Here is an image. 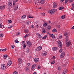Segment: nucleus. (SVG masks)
<instances>
[{
	"instance_id": "nucleus-1",
	"label": "nucleus",
	"mask_w": 74,
	"mask_h": 74,
	"mask_svg": "<svg viewBox=\"0 0 74 74\" xmlns=\"http://www.w3.org/2000/svg\"><path fill=\"white\" fill-rule=\"evenodd\" d=\"M1 67L2 70H5V68H6L5 65L4 64H2L1 65Z\"/></svg>"
},
{
	"instance_id": "nucleus-2",
	"label": "nucleus",
	"mask_w": 74,
	"mask_h": 74,
	"mask_svg": "<svg viewBox=\"0 0 74 74\" xmlns=\"http://www.w3.org/2000/svg\"><path fill=\"white\" fill-rule=\"evenodd\" d=\"M58 43L59 47L61 48L62 47V42L58 40Z\"/></svg>"
},
{
	"instance_id": "nucleus-3",
	"label": "nucleus",
	"mask_w": 74,
	"mask_h": 74,
	"mask_svg": "<svg viewBox=\"0 0 74 74\" xmlns=\"http://www.w3.org/2000/svg\"><path fill=\"white\" fill-rule=\"evenodd\" d=\"M26 42L27 43V45L28 46V47H30L31 45H32V44L31 42H30L29 41H27Z\"/></svg>"
},
{
	"instance_id": "nucleus-4",
	"label": "nucleus",
	"mask_w": 74,
	"mask_h": 74,
	"mask_svg": "<svg viewBox=\"0 0 74 74\" xmlns=\"http://www.w3.org/2000/svg\"><path fill=\"white\" fill-rule=\"evenodd\" d=\"M65 43H66V47H69L70 46V44H71V43L70 42V41H67V42H66Z\"/></svg>"
},
{
	"instance_id": "nucleus-5",
	"label": "nucleus",
	"mask_w": 74,
	"mask_h": 74,
	"mask_svg": "<svg viewBox=\"0 0 74 74\" xmlns=\"http://www.w3.org/2000/svg\"><path fill=\"white\" fill-rule=\"evenodd\" d=\"M41 49H42V47L41 46L38 47L36 49L35 51H40Z\"/></svg>"
},
{
	"instance_id": "nucleus-6",
	"label": "nucleus",
	"mask_w": 74,
	"mask_h": 74,
	"mask_svg": "<svg viewBox=\"0 0 74 74\" xmlns=\"http://www.w3.org/2000/svg\"><path fill=\"white\" fill-rule=\"evenodd\" d=\"M39 60V58H35L34 60V62L36 63H38Z\"/></svg>"
},
{
	"instance_id": "nucleus-7",
	"label": "nucleus",
	"mask_w": 74,
	"mask_h": 74,
	"mask_svg": "<svg viewBox=\"0 0 74 74\" xmlns=\"http://www.w3.org/2000/svg\"><path fill=\"white\" fill-rule=\"evenodd\" d=\"M37 64H34L32 66V70H33L34 69H35L36 67H37Z\"/></svg>"
},
{
	"instance_id": "nucleus-8",
	"label": "nucleus",
	"mask_w": 74,
	"mask_h": 74,
	"mask_svg": "<svg viewBox=\"0 0 74 74\" xmlns=\"http://www.w3.org/2000/svg\"><path fill=\"white\" fill-rule=\"evenodd\" d=\"M22 59L21 58H19L18 60V63H19V65H20V64L22 63Z\"/></svg>"
},
{
	"instance_id": "nucleus-9",
	"label": "nucleus",
	"mask_w": 74,
	"mask_h": 74,
	"mask_svg": "<svg viewBox=\"0 0 74 74\" xmlns=\"http://www.w3.org/2000/svg\"><path fill=\"white\" fill-rule=\"evenodd\" d=\"M53 8H56V7H57V3L56 2H54L53 4Z\"/></svg>"
},
{
	"instance_id": "nucleus-10",
	"label": "nucleus",
	"mask_w": 74,
	"mask_h": 74,
	"mask_svg": "<svg viewBox=\"0 0 74 74\" xmlns=\"http://www.w3.org/2000/svg\"><path fill=\"white\" fill-rule=\"evenodd\" d=\"M49 13L51 15H52V14H53V13H54V12H53V10L51 9V10H50L48 11Z\"/></svg>"
},
{
	"instance_id": "nucleus-11",
	"label": "nucleus",
	"mask_w": 74,
	"mask_h": 74,
	"mask_svg": "<svg viewBox=\"0 0 74 74\" xmlns=\"http://www.w3.org/2000/svg\"><path fill=\"white\" fill-rule=\"evenodd\" d=\"M12 5V2H10V1H8V5L9 6H11Z\"/></svg>"
},
{
	"instance_id": "nucleus-12",
	"label": "nucleus",
	"mask_w": 74,
	"mask_h": 74,
	"mask_svg": "<svg viewBox=\"0 0 74 74\" xmlns=\"http://www.w3.org/2000/svg\"><path fill=\"white\" fill-rule=\"evenodd\" d=\"M36 35H37V36H38V37L39 38H41L42 37L41 35H40V34L38 33H37Z\"/></svg>"
},
{
	"instance_id": "nucleus-13",
	"label": "nucleus",
	"mask_w": 74,
	"mask_h": 74,
	"mask_svg": "<svg viewBox=\"0 0 74 74\" xmlns=\"http://www.w3.org/2000/svg\"><path fill=\"white\" fill-rule=\"evenodd\" d=\"M67 70L65 69L63 71V72L62 73V74H66V73H67Z\"/></svg>"
},
{
	"instance_id": "nucleus-14",
	"label": "nucleus",
	"mask_w": 74,
	"mask_h": 74,
	"mask_svg": "<svg viewBox=\"0 0 74 74\" xmlns=\"http://www.w3.org/2000/svg\"><path fill=\"white\" fill-rule=\"evenodd\" d=\"M47 52L45 51L43 53L42 55L43 56H45L47 55Z\"/></svg>"
},
{
	"instance_id": "nucleus-15",
	"label": "nucleus",
	"mask_w": 74,
	"mask_h": 74,
	"mask_svg": "<svg viewBox=\"0 0 74 74\" xmlns=\"http://www.w3.org/2000/svg\"><path fill=\"white\" fill-rule=\"evenodd\" d=\"M53 51H56L58 50V47H53Z\"/></svg>"
},
{
	"instance_id": "nucleus-16",
	"label": "nucleus",
	"mask_w": 74,
	"mask_h": 74,
	"mask_svg": "<svg viewBox=\"0 0 74 74\" xmlns=\"http://www.w3.org/2000/svg\"><path fill=\"white\" fill-rule=\"evenodd\" d=\"M6 50H7V49H6V48L4 49H0V51H2V52H5V51H6Z\"/></svg>"
},
{
	"instance_id": "nucleus-17",
	"label": "nucleus",
	"mask_w": 74,
	"mask_h": 74,
	"mask_svg": "<svg viewBox=\"0 0 74 74\" xmlns=\"http://www.w3.org/2000/svg\"><path fill=\"white\" fill-rule=\"evenodd\" d=\"M65 39H66V42H67V41H68V39H69V37H68V36H66V38H65Z\"/></svg>"
},
{
	"instance_id": "nucleus-18",
	"label": "nucleus",
	"mask_w": 74,
	"mask_h": 74,
	"mask_svg": "<svg viewBox=\"0 0 74 74\" xmlns=\"http://www.w3.org/2000/svg\"><path fill=\"white\" fill-rule=\"evenodd\" d=\"M42 32L43 33H45L46 31H45V29L44 28H42Z\"/></svg>"
},
{
	"instance_id": "nucleus-19",
	"label": "nucleus",
	"mask_w": 74,
	"mask_h": 74,
	"mask_svg": "<svg viewBox=\"0 0 74 74\" xmlns=\"http://www.w3.org/2000/svg\"><path fill=\"white\" fill-rule=\"evenodd\" d=\"M45 0H41L40 1L41 4H44V3L45 2Z\"/></svg>"
},
{
	"instance_id": "nucleus-20",
	"label": "nucleus",
	"mask_w": 74,
	"mask_h": 74,
	"mask_svg": "<svg viewBox=\"0 0 74 74\" xmlns=\"http://www.w3.org/2000/svg\"><path fill=\"white\" fill-rule=\"evenodd\" d=\"M47 23H45V22H44V23L43 25V26L44 27L46 26L47 25Z\"/></svg>"
},
{
	"instance_id": "nucleus-21",
	"label": "nucleus",
	"mask_w": 74,
	"mask_h": 74,
	"mask_svg": "<svg viewBox=\"0 0 74 74\" xmlns=\"http://www.w3.org/2000/svg\"><path fill=\"white\" fill-rule=\"evenodd\" d=\"M53 32H54V33H55V32H57V30H56V29H54L53 30Z\"/></svg>"
},
{
	"instance_id": "nucleus-22",
	"label": "nucleus",
	"mask_w": 74,
	"mask_h": 74,
	"mask_svg": "<svg viewBox=\"0 0 74 74\" xmlns=\"http://www.w3.org/2000/svg\"><path fill=\"white\" fill-rule=\"evenodd\" d=\"M5 8V7L4 6H0V10H3Z\"/></svg>"
},
{
	"instance_id": "nucleus-23",
	"label": "nucleus",
	"mask_w": 74,
	"mask_h": 74,
	"mask_svg": "<svg viewBox=\"0 0 74 74\" xmlns=\"http://www.w3.org/2000/svg\"><path fill=\"white\" fill-rule=\"evenodd\" d=\"M3 56H4L3 58H4V59H6V58H7L8 56H7V55H3Z\"/></svg>"
},
{
	"instance_id": "nucleus-24",
	"label": "nucleus",
	"mask_w": 74,
	"mask_h": 74,
	"mask_svg": "<svg viewBox=\"0 0 74 74\" xmlns=\"http://www.w3.org/2000/svg\"><path fill=\"white\" fill-rule=\"evenodd\" d=\"M63 9H64V8L63 7H60L59 8V10H63Z\"/></svg>"
},
{
	"instance_id": "nucleus-25",
	"label": "nucleus",
	"mask_w": 74,
	"mask_h": 74,
	"mask_svg": "<svg viewBox=\"0 0 74 74\" xmlns=\"http://www.w3.org/2000/svg\"><path fill=\"white\" fill-rule=\"evenodd\" d=\"M65 16L66 15H63L61 17V18L62 19H64L65 18Z\"/></svg>"
},
{
	"instance_id": "nucleus-26",
	"label": "nucleus",
	"mask_w": 74,
	"mask_h": 74,
	"mask_svg": "<svg viewBox=\"0 0 74 74\" xmlns=\"http://www.w3.org/2000/svg\"><path fill=\"white\" fill-rule=\"evenodd\" d=\"M64 57V56H63L62 55V54H61L60 56V59H62Z\"/></svg>"
},
{
	"instance_id": "nucleus-27",
	"label": "nucleus",
	"mask_w": 74,
	"mask_h": 74,
	"mask_svg": "<svg viewBox=\"0 0 74 74\" xmlns=\"http://www.w3.org/2000/svg\"><path fill=\"white\" fill-rule=\"evenodd\" d=\"M26 17V15H23L22 16V19H24V18H25Z\"/></svg>"
},
{
	"instance_id": "nucleus-28",
	"label": "nucleus",
	"mask_w": 74,
	"mask_h": 74,
	"mask_svg": "<svg viewBox=\"0 0 74 74\" xmlns=\"http://www.w3.org/2000/svg\"><path fill=\"white\" fill-rule=\"evenodd\" d=\"M47 29L48 30H50V29H51V26H49L47 27Z\"/></svg>"
},
{
	"instance_id": "nucleus-29",
	"label": "nucleus",
	"mask_w": 74,
	"mask_h": 74,
	"mask_svg": "<svg viewBox=\"0 0 74 74\" xmlns=\"http://www.w3.org/2000/svg\"><path fill=\"white\" fill-rule=\"evenodd\" d=\"M51 37L52 38H55V35L53 34H51Z\"/></svg>"
},
{
	"instance_id": "nucleus-30",
	"label": "nucleus",
	"mask_w": 74,
	"mask_h": 74,
	"mask_svg": "<svg viewBox=\"0 0 74 74\" xmlns=\"http://www.w3.org/2000/svg\"><path fill=\"white\" fill-rule=\"evenodd\" d=\"M61 54L64 56V55H65V53L63 51L62 53Z\"/></svg>"
},
{
	"instance_id": "nucleus-31",
	"label": "nucleus",
	"mask_w": 74,
	"mask_h": 74,
	"mask_svg": "<svg viewBox=\"0 0 74 74\" xmlns=\"http://www.w3.org/2000/svg\"><path fill=\"white\" fill-rule=\"evenodd\" d=\"M64 35L65 36H68V35H69V33L66 32H65Z\"/></svg>"
},
{
	"instance_id": "nucleus-32",
	"label": "nucleus",
	"mask_w": 74,
	"mask_h": 74,
	"mask_svg": "<svg viewBox=\"0 0 74 74\" xmlns=\"http://www.w3.org/2000/svg\"><path fill=\"white\" fill-rule=\"evenodd\" d=\"M4 36V35L3 34H0V37H3V36Z\"/></svg>"
},
{
	"instance_id": "nucleus-33",
	"label": "nucleus",
	"mask_w": 74,
	"mask_h": 74,
	"mask_svg": "<svg viewBox=\"0 0 74 74\" xmlns=\"http://www.w3.org/2000/svg\"><path fill=\"white\" fill-rule=\"evenodd\" d=\"M24 31L25 33H28L29 32V30H27V29H26Z\"/></svg>"
},
{
	"instance_id": "nucleus-34",
	"label": "nucleus",
	"mask_w": 74,
	"mask_h": 74,
	"mask_svg": "<svg viewBox=\"0 0 74 74\" xmlns=\"http://www.w3.org/2000/svg\"><path fill=\"white\" fill-rule=\"evenodd\" d=\"M58 70H60L62 69V68L60 66H59L58 67Z\"/></svg>"
},
{
	"instance_id": "nucleus-35",
	"label": "nucleus",
	"mask_w": 74,
	"mask_h": 74,
	"mask_svg": "<svg viewBox=\"0 0 74 74\" xmlns=\"http://www.w3.org/2000/svg\"><path fill=\"white\" fill-rule=\"evenodd\" d=\"M47 35H45V36H44V37H43L42 38V39H46V38H47Z\"/></svg>"
},
{
	"instance_id": "nucleus-36",
	"label": "nucleus",
	"mask_w": 74,
	"mask_h": 74,
	"mask_svg": "<svg viewBox=\"0 0 74 74\" xmlns=\"http://www.w3.org/2000/svg\"><path fill=\"white\" fill-rule=\"evenodd\" d=\"M15 42L16 43H18V42H19L18 41V39H16L15 40Z\"/></svg>"
},
{
	"instance_id": "nucleus-37",
	"label": "nucleus",
	"mask_w": 74,
	"mask_h": 74,
	"mask_svg": "<svg viewBox=\"0 0 74 74\" xmlns=\"http://www.w3.org/2000/svg\"><path fill=\"white\" fill-rule=\"evenodd\" d=\"M41 15H43V16H45V14L44 13H41Z\"/></svg>"
},
{
	"instance_id": "nucleus-38",
	"label": "nucleus",
	"mask_w": 74,
	"mask_h": 74,
	"mask_svg": "<svg viewBox=\"0 0 74 74\" xmlns=\"http://www.w3.org/2000/svg\"><path fill=\"white\" fill-rule=\"evenodd\" d=\"M65 4H67V2H68V1H69V0H65Z\"/></svg>"
},
{
	"instance_id": "nucleus-39",
	"label": "nucleus",
	"mask_w": 74,
	"mask_h": 74,
	"mask_svg": "<svg viewBox=\"0 0 74 74\" xmlns=\"http://www.w3.org/2000/svg\"><path fill=\"white\" fill-rule=\"evenodd\" d=\"M52 10H53V11L54 12H55L56 11H57L56 9H52Z\"/></svg>"
},
{
	"instance_id": "nucleus-40",
	"label": "nucleus",
	"mask_w": 74,
	"mask_h": 74,
	"mask_svg": "<svg viewBox=\"0 0 74 74\" xmlns=\"http://www.w3.org/2000/svg\"><path fill=\"white\" fill-rule=\"evenodd\" d=\"M29 69V68L26 67L25 68V70H26V71H28Z\"/></svg>"
},
{
	"instance_id": "nucleus-41",
	"label": "nucleus",
	"mask_w": 74,
	"mask_h": 74,
	"mask_svg": "<svg viewBox=\"0 0 74 74\" xmlns=\"http://www.w3.org/2000/svg\"><path fill=\"white\" fill-rule=\"evenodd\" d=\"M55 63V61L54 60L52 62H51V64H54V63Z\"/></svg>"
},
{
	"instance_id": "nucleus-42",
	"label": "nucleus",
	"mask_w": 74,
	"mask_h": 74,
	"mask_svg": "<svg viewBox=\"0 0 74 74\" xmlns=\"http://www.w3.org/2000/svg\"><path fill=\"white\" fill-rule=\"evenodd\" d=\"M13 74H18V72L16 71H14L13 72Z\"/></svg>"
},
{
	"instance_id": "nucleus-43",
	"label": "nucleus",
	"mask_w": 74,
	"mask_h": 74,
	"mask_svg": "<svg viewBox=\"0 0 74 74\" xmlns=\"http://www.w3.org/2000/svg\"><path fill=\"white\" fill-rule=\"evenodd\" d=\"M41 68V66H38V67H37V69H40Z\"/></svg>"
},
{
	"instance_id": "nucleus-44",
	"label": "nucleus",
	"mask_w": 74,
	"mask_h": 74,
	"mask_svg": "<svg viewBox=\"0 0 74 74\" xmlns=\"http://www.w3.org/2000/svg\"><path fill=\"white\" fill-rule=\"evenodd\" d=\"M11 64H10V63L8 62L7 64V66H10Z\"/></svg>"
},
{
	"instance_id": "nucleus-45",
	"label": "nucleus",
	"mask_w": 74,
	"mask_h": 74,
	"mask_svg": "<svg viewBox=\"0 0 74 74\" xmlns=\"http://www.w3.org/2000/svg\"><path fill=\"white\" fill-rule=\"evenodd\" d=\"M19 34H20V33L18 32L17 33L16 35V36H19Z\"/></svg>"
},
{
	"instance_id": "nucleus-46",
	"label": "nucleus",
	"mask_w": 74,
	"mask_h": 74,
	"mask_svg": "<svg viewBox=\"0 0 74 74\" xmlns=\"http://www.w3.org/2000/svg\"><path fill=\"white\" fill-rule=\"evenodd\" d=\"M11 47L12 48H15V46H14V45H11Z\"/></svg>"
},
{
	"instance_id": "nucleus-47",
	"label": "nucleus",
	"mask_w": 74,
	"mask_h": 74,
	"mask_svg": "<svg viewBox=\"0 0 74 74\" xmlns=\"http://www.w3.org/2000/svg\"><path fill=\"white\" fill-rule=\"evenodd\" d=\"M31 23V22L29 21V22H27L26 23L27 25H29V23Z\"/></svg>"
},
{
	"instance_id": "nucleus-48",
	"label": "nucleus",
	"mask_w": 74,
	"mask_h": 74,
	"mask_svg": "<svg viewBox=\"0 0 74 74\" xmlns=\"http://www.w3.org/2000/svg\"><path fill=\"white\" fill-rule=\"evenodd\" d=\"M8 62L9 63V64H12V61H11V60L9 61Z\"/></svg>"
},
{
	"instance_id": "nucleus-49",
	"label": "nucleus",
	"mask_w": 74,
	"mask_h": 74,
	"mask_svg": "<svg viewBox=\"0 0 74 74\" xmlns=\"http://www.w3.org/2000/svg\"><path fill=\"white\" fill-rule=\"evenodd\" d=\"M26 45L25 44H24L23 46V48H26Z\"/></svg>"
},
{
	"instance_id": "nucleus-50",
	"label": "nucleus",
	"mask_w": 74,
	"mask_h": 74,
	"mask_svg": "<svg viewBox=\"0 0 74 74\" xmlns=\"http://www.w3.org/2000/svg\"><path fill=\"white\" fill-rule=\"evenodd\" d=\"M8 22H9V23H11V22H12V21L11 20H9L8 21Z\"/></svg>"
},
{
	"instance_id": "nucleus-51",
	"label": "nucleus",
	"mask_w": 74,
	"mask_h": 74,
	"mask_svg": "<svg viewBox=\"0 0 74 74\" xmlns=\"http://www.w3.org/2000/svg\"><path fill=\"white\" fill-rule=\"evenodd\" d=\"M28 18H33V17H31L29 16H28Z\"/></svg>"
},
{
	"instance_id": "nucleus-52",
	"label": "nucleus",
	"mask_w": 74,
	"mask_h": 74,
	"mask_svg": "<svg viewBox=\"0 0 74 74\" xmlns=\"http://www.w3.org/2000/svg\"><path fill=\"white\" fill-rule=\"evenodd\" d=\"M16 3V2H14V1L13 2V6L14 5H15Z\"/></svg>"
},
{
	"instance_id": "nucleus-53",
	"label": "nucleus",
	"mask_w": 74,
	"mask_h": 74,
	"mask_svg": "<svg viewBox=\"0 0 74 74\" xmlns=\"http://www.w3.org/2000/svg\"><path fill=\"white\" fill-rule=\"evenodd\" d=\"M62 49H61L59 50V52L61 53V52H62Z\"/></svg>"
},
{
	"instance_id": "nucleus-54",
	"label": "nucleus",
	"mask_w": 74,
	"mask_h": 74,
	"mask_svg": "<svg viewBox=\"0 0 74 74\" xmlns=\"http://www.w3.org/2000/svg\"><path fill=\"white\" fill-rule=\"evenodd\" d=\"M31 28H32V29H33V28L34 27H33V25H32L31 26Z\"/></svg>"
},
{
	"instance_id": "nucleus-55",
	"label": "nucleus",
	"mask_w": 74,
	"mask_h": 74,
	"mask_svg": "<svg viewBox=\"0 0 74 74\" xmlns=\"http://www.w3.org/2000/svg\"><path fill=\"white\" fill-rule=\"evenodd\" d=\"M0 28H2V25L0 24Z\"/></svg>"
},
{
	"instance_id": "nucleus-56",
	"label": "nucleus",
	"mask_w": 74,
	"mask_h": 74,
	"mask_svg": "<svg viewBox=\"0 0 74 74\" xmlns=\"http://www.w3.org/2000/svg\"><path fill=\"white\" fill-rule=\"evenodd\" d=\"M56 57H55V56H53V59H56Z\"/></svg>"
},
{
	"instance_id": "nucleus-57",
	"label": "nucleus",
	"mask_w": 74,
	"mask_h": 74,
	"mask_svg": "<svg viewBox=\"0 0 74 74\" xmlns=\"http://www.w3.org/2000/svg\"><path fill=\"white\" fill-rule=\"evenodd\" d=\"M62 36H59L60 39H61V38H62Z\"/></svg>"
},
{
	"instance_id": "nucleus-58",
	"label": "nucleus",
	"mask_w": 74,
	"mask_h": 74,
	"mask_svg": "<svg viewBox=\"0 0 74 74\" xmlns=\"http://www.w3.org/2000/svg\"><path fill=\"white\" fill-rule=\"evenodd\" d=\"M28 66H30V63H29L28 64Z\"/></svg>"
},
{
	"instance_id": "nucleus-59",
	"label": "nucleus",
	"mask_w": 74,
	"mask_h": 74,
	"mask_svg": "<svg viewBox=\"0 0 74 74\" xmlns=\"http://www.w3.org/2000/svg\"><path fill=\"white\" fill-rule=\"evenodd\" d=\"M12 26L9 27H8V28L9 29H11V28H12Z\"/></svg>"
},
{
	"instance_id": "nucleus-60",
	"label": "nucleus",
	"mask_w": 74,
	"mask_h": 74,
	"mask_svg": "<svg viewBox=\"0 0 74 74\" xmlns=\"http://www.w3.org/2000/svg\"><path fill=\"white\" fill-rule=\"evenodd\" d=\"M70 3H71V2H73V0H69Z\"/></svg>"
},
{
	"instance_id": "nucleus-61",
	"label": "nucleus",
	"mask_w": 74,
	"mask_h": 74,
	"mask_svg": "<svg viewBox=\"0 0 74 74\" xmlns=\"http://www.w3.org/2000/svg\"><path fill=\"white\" fill-rule=\"evenodd\" d=\"M64 1V0H61L60 2L61 3H63Z\"/></svg>"
},
{
	"instance_id": "nucleus-62",
	"label": "nucleus",
	"mask_w": 74,
	"mask_h": 74,
	"mask_svg": "<svg viewBox=\"0 0 74 74\" xmlns=\"http://www.w3.org/2000/svg\"><path fill=\"white\" fill-rule=\"evenodd\" d=\"M29 52V49H27V52Z\"/></svg>"
},
{
	"instance_id": "nucleus-63",
	"label": "nucleus",
	"mask_w": 74,
	"mask_h": 74,
	"mask_svg": "<svg viewBox=\"0 0 74 74\" xmlns=\"http://www.w3.org/2000/svg\"><path fill=\"white\" fill-rule=\"evenodd\" d=\"M57 27H58L59 28H60V25H57Z\"/></svg>"
},
{
	"instance_id": "nucleus-64",
	"label": "nucleus",
	"mask_w": 74,
	"mask_h": 74,
	"mask_svg": "<svg viewBox=\"0 0 74 74\" xmlns=\"http://www.w3.org/2000/svg\"><path fill=\"white\" fill-rule=\"evenodd\" d=\"M71 29H74V26Z\"/></svg>"
}]
</instances>
